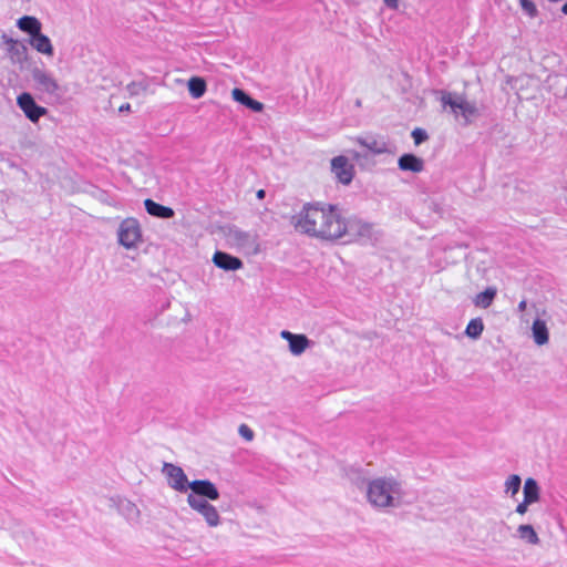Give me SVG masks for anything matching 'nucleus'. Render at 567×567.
<instances>
[{
    "instance_id": "nucleus-33",
    "label": "nucleus",
    "mask_w": 567,
    "mask_h": 567,
    "mask_svg": "<svg viewBox=\"0 0 567 567\" xmlns=\"http://www.w3.org/2000/svg\"><path fill=\"white\" fill-rule=\"evenodd\" d=\"M527 308V301L526 300H522L519 303H518V310L520 312H524Z\"/></svg>"
},
{
    "instance_id": "nucleus-37",
    "label": "nucleus",
    "mask_w": 567,
    "mask_h": 567,
    "mask_svg": "<svg viewBox=\"0 0 567 567\" xmlns=\"http://www.w3.org/2000/svg\"><path fill=\"white\" fill-rule=\"evenodd\" d=\"M563 13L567 14V2L561 8Z\"/></svg>"
},
{
    "instance_id": "nucleus-25",
    "label": "nucleus",
    "mask_w": 567,
    "mask_h": 567,
    "mask_svg": "<svg viewBox=\"0 0 567 567\" xmlns=\"http://www.w3.org/2000/svg\"><path fill=\"white\" fill-rule=\"evenodd\" d=\"M518 537L530 545H538L540 539L530 524H523L517 527Z\"/></svg>"
},
{
    "instance_id": "nucleus-34",
    "label": "nucleus",
    "mask_w": 567,
    "mask_h": 567,
    "mask_svg": "<svg viewBox=\"0 0 567 567\" xmlns=\"http://www.w3.org/2000/svg\"><path fill=\"white\" fill-rule=\"evenodd\" d=\"M265 195H266V193H265V190H264V189H259V190L257 192V194H256V196H257V198H258V199H264V198H265Z\"/></svg>"
},
{
    "instance_id": "nucleus-28",
    "label": "nucleus",
    "mask_w": 567,
    "mask_h": 567,
    "mask_svg": "<svg viewBox=\"0 0 567 567\" xmlns=\"http://www.w3.org/2000/svg\"><path fill=\"white\" fill-rule=\"evenodd\" d=\"M522 9L530 17L534 18L537 16V9L533 1L530 0H519Z\"/></svg>"
},
{
    "instance_id": "nucleus-16",
    "label": "nucleus",
    "mask_w": 567,
    "mask_h": 567,
    "mask_svg": "<svg viewBox=\"0 0 567 567\" xmlns=\"http://www.w3.org/2000/svg\"><path fill=\"white\" fill-rule=\"evenodd\" d=\"M29 43L37 52L43 55L51 58L54 54L51 40L45 34L41 33V31L30 38Z\"/></svg>"
},
{
    "instance_id": "nucleus-15",
    "label": "nucleus",
    "mask_w": 567,
    "mask_h": 567,
    "mask_svg": "<svg viewBox=\"0 0 567 567\" xmlns=\"http://www.w3.org/2000/svg\"><path fill=\"white\" fill-rule=\"evenodd\" d=\"M401 171L421 173L424 169V161L414 154H403L398 161Z\"/></svg>"
},
{
    "instance_id": "nucleus-23",
    "label": "nucleus",
    "mask_w": 567,
    "mask_h": 567,
    "mask_svg": "<svg viewBox=\"0 0 567 567\" xmlns=\"http://www.w3.org/2000/svg\"><path fill=\"white\" fill-rule=\"evenodd\" d=\"M187 89L192 97H202L207 90L206 81L200 76H192L187 82Z\"/></svg>"
},
{
    "instance_id": "nucleus-29",
    "label": "nucleus",
    "mask_w": 567,
    "mask_h": 567,
    "mask_svg": "<svg viewBox=\"0 0 567 567\" xmlns=\"http://www.w3.org/2000/svg\"><path fill=\"white\" fill-rule=\"evenodd\" d=\"M412 137L416 145H420L421 143L425 142L429 138L427 133L419 127L412 131Z\"/></svg>"
},
{
    "instance_id": "nucleus-26",
    "label": "nucleus",
    "mask_w": 567,
    "mask_h": 567,
    "mask_svg": "<svg viewBox=\"0 0 567 567\" xmlns=\"http://www.w3.org/2000/svg\"><path fill=\"white\" fill-rule=\"evenodd\" d=\"M484 323L481 318L472 319L465 330V333L471 338H477L482 334Z\"/></svg>"
},
{
    "instance_id": "nucleus-32",
    "label": "nucleus",
    "mask_w": 567,
    "mask_h": 567,
    "mask_svg": "<svg viewBox=\"0 0 567 567\" xmlns=\"http://www.w3.org/2000/svg\"><path fill=\"white\" fill-rule=\"evenodd\" d=\"M386 7L396 10L399 8V0H383Z\"/></svg>"
},
{
    "instance_id": "nucleus-3",
    "label": "nucleus",
    "mask_w": 567,
    "mask_h": 567,
    "mask_svg": "<svg viewBox=\"0 0 567 567\" xmlns=\"http://www.w3.org/2000/svg\"><path fill=\"white\" fill-rule=\"evenodd\" d=\"M209 488L200 494L189 493L187 495L188 506L200 514L209 527H217L220 524V515L217 508L209 501H217L220 496L217 486L209 481Z\"/></svg>"
},
{
    "instance_id": "nucleus-5",
    "label": "nucleus",
    "mask_w": 567,
    "mask_h": 567,
    "mask_svg": "<svg viewBox=\"0 0 567 567\" xmlns=\"http://www.w3.org/2000/svg\"><path fill=\"white\" fill-rule=\"evenodd\" d=\"M440 94L443 110L449 109L455 118L462 117L464 124H470L473 118L478 116L476 104L467 101L464 95L449 91H442Z\"/></svg>"
},
{
    "instance_id": "nucleus-31",
    "label": "nucleus",
    "mask_w": 567,
    "mask_h": 567,
    "mask_svg": "<svg viewBox=\"0 0 567 567\" xmlns=\"http://www.w3.org/2000/svg\"><path fill=\"white\" fill-rule=\"evenodd\" d=\"M532 503H526V499L524 498L522 503H519L517 506H516V509L515 512L520 514V515H524L527 509H528V505H530Z\"/></svg>"
},
{
    "instance_id": "nucleus-17",
    "label": "nucleus",
    "mask_w": 567,
    "mask_h": 567,
    "mask_svg": "<svg viewBox=\"0 0 567 567\" xmlns=\"http://www.w3.org/2000/svg\"><path fill=\"white\" fill-rule=\"evenodd\" d=\"M233 99L245 105L246 107L252 110L254 112H261L264 110V104L251 99L248 94H246L241 89H234L231 91Z\"/></svg>"
},
{
    "instance_id": "nucleus-18",
    "label": "nucleus",
    "mask_w": 567,
    "mask_h": 567,
    "mask_svg": "<svg viewBox=\"0 0 567 567\" xmlns=\"http://www.w3.org/2000/svg\"><path fill=\"white\" fill-rule=\"evenodd\" d=\"M17 25L21 31L28 33L30 38L40 32L42 28L41 22L35 17L31 16H24L20 18L17 21Z\"/></svg>"
},
{
    "instance_id": "nucleus-30",
    "label": "nucleus",
    "mask_w": 567,
    "mask_h": 567,
    "mask_svg": "<svg viewBox=\"0 0 567 567\" xmlns=\"http://www.w3.org/2000/svg\"><path fill=\"white\" fill-rule=\"evenodd\" d=\"M238 432L247 441H251L254 439V431L246 424H241Z\"/></svg>"
},
{
    "instance_id": "nucleus-12",
    "label": "nucleus",
    "mask_w": 567,
    "mask_h": 567,
    "mask_svg": "<svg viewBox=\"0 0 567 567\" xmlns=\"http://www.w3.org/2000/svg\"><path fill=\"white\" fill-rule=\"evenodd\" d=\"M225 239L229 247L236 249L249 248L255 244V237L237 227H228L225 230Z\"/></svg>"
},
{
    "instance_id": "nucleus-11",
    "label": "nucleus",
    "mask_w": 567,
    "mask_h": 567,
    "mask_svg": "<svg viewBox=\"0 0 567 567\" xmlns=\"http://www.w3.org/2000/svg\"><path fill=\"white\" fill-rule=\"evenodd\" d=\"M331 172L337 181L343 185H349L354 176V167L343 155L336 156L331 159Z\"/></svg>"
},
{
    "instance_id": "nucleus-19",
    "label": "nucleus",
    "mask_w": 567,
    "mask_h": 567,
    "mask_svg": "<svg viewBox=\"0 0 567 567\" xmlns=\"http://www.w3.org/2000/svg\"><path fill=\"white\" fill-rule=\"evenodd\" d=\"M146 212L155 217L159 218H172L174 216V210L171 207H166L155 203L152 199H146L144 202Z\"/></svg>"
},
{
    "instance_id": "nucleus-35",
    "label": "nucleus",
    "mask_w": 567,
    "mask_h": 567,
    "mask_svg": "<svg viewBox=\"0 0 567 567\" xmlns=\"http://www.w3.org/2000/svg\"><path fill=\"white\" fill-rule=\"evenodd\" d=\"M185 323L190 321V313L188 311H185V315L182 319Z\"/></svg>"
},
{
    "instance_id": "nucleus-14",
    "label": "nucleus",
    "mask_w": 567,
    "mask_h": 567,
    "mask_svg": "<svg viewBox=\"0 0 567 567\" xmlns=\"http://www.w3.org/2000/svg\"><path fill=\"white\" fill-rule=\"evenodd\" d=\"M213 262L216 267L225 271H236L244 267L239 258L224 251H216L213 256Z\"/></svg>"
},
{
    "instance_id": "nucleus-21",
    "label": "nucleus",
    "mask_w": 567,
    "mask_h": 567,
    "mask_svg": "<svg viewBox=\"0 0 567 567\" xmlns=\"http://www.w3.org/2000/svg\"><path fill=\"white\" fill-rule=\"evenodd\" d=\"M524 498L526 499V503H535L539 501L540 497V489L538 486V483L535 478L528 477L525 481L524 487H523Z\"/></svg>"
},
{
    "instance_id": "nucleus-6",
    "label": "nucleus",
    "mask_w": 567,
    "mask_h": 567,
    "mask_svg": "<svg viewBox=\"0 0 567 567\" xmlns=\"http://www.w3.org/2000/svg\"><path fill=\"white\" fill-rule=\"evenodd\" d=\"M374 226L359 218L346 219L341 216V239L351 241H371L377 239Z\"/></svg>"
},
{
    "instance_id": "nucleus-4",
    "label": "nucleus",
    "mask_w": 567,
    "mask_h": 567,
    "mask_svg": "<svg viewBox=\"0 0 567 567\" xmlns=\"http://www.w3.org/2000/svg\"><path fill=\"white\" fill-rule=\"evenodd\" d=\"M162 473L166 476L168 486L179 493L190 489V493L203 495L202 493L208 491L210 486L209 480L188 481L184 470L173 463L165 462Z\"/></svg>"
},
{
    "instance_id": "nucleus-9",
    "label": "nucleus",
    "mask_w": 567,
    "mask_h": 567,
    "mask_svg": "<svg viewBox=\"0 0 567 567\" xmlns=\"http://www.w3.org/2000/svg\"><path fill=\"white\" fill-rule=\"evenodd\" d=\"M1 40L10 62L23 66L28 60L27 47L19 40L12 39L7 34H2Z\"/></svg>"
},
{
    "instance_id": "nucleus-13",
    "label": "nucleus",
    "mask_w": 567,
    "mask_h": 567,
    "mask_svg": "<svg viewBox=\"0 0 567 567\" xmlns=\"http://www.w3.org/2000/svg\"><path fill=\"white\" fill-rule=\"evenodd\" d=\"M280 337L288 341L289 350L293 354H300L315 344L306 334H296L287 330H282Z\"/></svg>"
},
{
    "instance_id": "nucleus-1",
    "label": "nucleus",
    "mask_w": 567,
    "mask_h": 567,
    "mask_svg": "<svg viewBox=\"0 0 567 567\" xmlns=\"http://www.w3.org/2000/svg\"><path fill=\"white\" fill-rule=\"evenodd\" d=\"M297 233L321 240L341 239V213L332 205L306 204L291 217Z\"/></svg>"
},
{
    "instance_id": "nucleus-36",
    "label": "nucleus",
    "mask_w": 567,
    "mask_h": 567,
    "mask_svg": "<svg viewBox=\"0 0 567 567\" xmlns=\"http://www.w3.org/2000/svg\"><path fill=\"white\" fill-rule=\"evenodd\" d=\"M131 106L130 104H123L120 106V112H125V111H130Z\"/></svg>"
},
{
    "instance_id": "nucleus-22",
    "label": "nucleus",
    "mask_w": 567,
    "mask_h": 567,
    "mask_svg": "<svg viewBox=\"0 0 567 567\" xmlns=\"http://www.w3.org/2000/svg\"><path fill=\"white\" fill-rule=\"evenodd\" d=\"M360 145L368 148L374 154H383L388 152V143L383 140H378L374 137L369 138H358L357 140Z\"/></svg>"
},
{
    "instance_id": "nucleus-8",
    "label": "nucleus",
    "mask_w": 567,
    "mask_h": 567,
    "mask_svg": "<svg viewBox=\"0 0 567 567\" xmlns=\"http://www.w3.org/2000/svg\"><path fill=\"white\" fill-rule=\"evenodd\" d=\"M31 76L38 91L49 95H55L59 93L60 84L50 72L44 69L34 68L31 71Z\"/></svg>"
},
{
    "instance_id": "nucleus-7",
    "label": "nucleus",
    "mask_w": 567,
    "mask_h": 567,
    "mask_svg": "<svg viewBox=\"0 0 567 567\" xmlns=\"http://www.w3.org/2000/svg\"><path fill=\"white\" fill-rule=\"evenodd\" d=\"M117 243L126 250H135L143 243V230L136 218H124L116 229Z\"/></svg>"
},
{
    "instance_id": "nucleus-24",
    "label": "nucleus",
    "mask_w": 567,
    "mask_h": 567,
    "mask_svg": "<svg viewBox=\"0 0 567 567\" xmlns=\"http://www.w3.org/2000/svg\"><path fill=\"white\" fill-rule=\"evenodd\" d=\"M496 295L497 289L495 287H488L484 291L476 295L473 302L476 307L486 309L493 303Z\"/></svg>"
},
{
    "instance_id": "nucleus-2",
    "label": "nucleus",
    "mask_w": 567,
    "mask_h": 567,
    "mask_svg": "<svg viewBox=\"0 0 567 567\" xmlns=\"http://www.w3.org/2000/svg\"><path fill=\"white\" fill-rule=\"evenodd\" d=\"M404 492L394 477H378L368 483V502L379 508L395 507L401 504Z\"/></svg>"
},
{
    "instance_id": "nucleus-27",
    "label": "nucleus",
    "mask_w": 567,
    "mask_h": 567,
    "mask_svg": "<svg viewBox=\"0 0 567 567\" xmlns=\"http://www.w3.org/2000/svg\"><path fill=\"white\" fill-rule=\"evenodd\" d=\"M522 478L517 474H512L505 482V492L511 493L512 496L516 495L520 488Z\"/></svg>"
},
{
    "instance_id": "nucleus-10",
    "label": "nucleus",
    "mask_w": 567,
    "mask_h": 567,
    "mask_svg": "<svg viewBox=\"0 0 567 567\" xmlns=\"http://www.w3.org/2000/svg\"><path fill=\"white\" fill-rule=\"evenodd\" d=\"M17 104L24 113L27 118L32 123H37L43 115L48 113V110L38 105L34 101V97L28 92H23L18 95Z\"/></svg>"
},
{
    "instance_id": "nucleus-20",
    "label": "nucleus",
    "mask_w": 567,
    "mask_h": 567,
    "mask_svg": "<svg viewBox=\"0 0 567 567\" xmlns=\"http://www.w3.org/2000/svg\"><path fill=\"white\" fill-rule=\"evenodd\" d=\"M532 334L535 343L538 346L548 342V328L544 320L537 318L533 322Z\"/></svg>"
}]
</instances>
